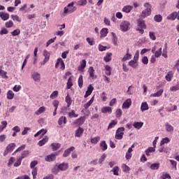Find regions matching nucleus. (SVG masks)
Returning a JSON list of instances; mask_svg holds the SVG:
<instances>
[{"label": "nucleus", "mask_w": 179, "mask_h": 179, "mask_svg": "<svg viewBox=\"0 0 179 179\" xmlns=\"http://www.w3.org/2000/svg\"><path fill=\"white\" fill-rule=\"evenodd\" d=\"M138 28L136 29V31H139L141 34H143L145 33V30L143 29H146V24H145V20L142 18H139L136 20Z\"/></svg>", "instance_id": "f257e3e1"}, {"label": "nucleus", "mask_w": 179, "mask_h": 179, "mask_svg": "<svg viewBox=\"0 0 179 179\" xmlns=\"http://www.w3.org/2000/svg\"><path fill=\"white\" fill-rule=\"evenodd\" d=\"M144 6L146 8V9L142 11V17H147V16H150V14L152 13V6H150L149 3H145Z\"/></svg>", "instance_id": "f03ea898"}, {"label": "nucleus", "mask_w": 179, "mask_h": 179, "mask_svg": "<svg viewBox=\"0 0 179 179\" xmlns=\"http://www.w3.org/2000/svg\"><path fill=\"white\" fill-rule=\"evenodd\" d=\"M124 131H125L124 127H119L115 132V139L117 141H121L124 138Z\"/></svg>", "instance_id": "7ed1b4c3"}, {"label": "nucleus", "mask_w": 179, "mask_h": 179, "mask_svg": "<svg viewBox=\"0 0 179 179\" xmlns=\"http://www.w3.org/2000/svg\"><path fill=\"white\" fill-rule=\"evenodd\" d=\"M15 148H16V143H11L8 144L3 153V156H8V153H10L15 150Z\"/></svg>", "instance_id": "20e7f679"}, {"label": "nucleus", "mask_w": 179, "mask_h": 179, "mask_svg": "<svg viewBox=\"0 0 179 179\" xmlns=\"http://www.w3.org/2000/svg\"><path fill=\"white\" fill-rule=\"evenodd\" d=\"M129 26H131V22L124 20L120 23V30L123 32L128 31L129 30Z\"/></svg>", "instance_id": "39448f33"}, {"label": "nucleus", "mask_w": 179, "mask_h": 179, "mask_svg": "<svg viewBox=\"0 0 179 179\" xmlns=\"http://www.w3.org/2000/svg\"><path fill=\"white\" fill-rule=\"evenodd\" d=\"M131 106H132V101L131 100V99H127L122 104V108H129V107H131Z\"/></svg>", "instance_id": "423d86ee"}, {"label": "nucleus", "mask_w": 179, "mask_h": 179, "mask_svg": "<svg viewBox=\"0 0 179 179\" xmlns=\"http://www.w3.org/2000/svg\"><path fill=\"white\" fill-rule=\"evenodd\" d=\"M57 122H58L59 127H61L62 128V127H64L62 124H64V125H65L66 124V122H68V120H66V117L62 116L59 118Z\"/></svg>", "instance_id": "0eeeda50"}, {"label": "nucleus", "mask_w": 179, "mask_h": 179, "mask_svg": "<svg viewBox=\"0 0 179 179\" xmlns=\"http://www.w3.org/2000/svg\"><path fill=\"white\" fill-rule=\"evenodd\" d=\"M93 90H94V87H93V86H92V85H90L87 87V90L84 96L85 99H86L87 97H89V96H90V94H92V93H93Z\"/></svg>", "instance_id": "6e6552de"}, {"label": "nucleus", "mask_w": 179, "mask_h": 179, "mask_svg": "<svg viewBox=\"0 0 179 179\" xmlns=\"http://www.w3.org/2000/svg\"><path fill=\"white\" fill-rule=\"evenodd\" d=\"M75 150V147L71 146L67 150H64V154H63V157H68L69 155H71V152H73Z\"/></svg>", "instance_id": "1a4fd4ad"}, {"label": "nucleus", "mask_w": 179, "mask_h": 179, "mask_svg": "<svg viewBox=\"0 0 179 179\" xmlns=\"http://www.w3.org/2000/svg\"><path fill=\"white\" fill-rule=\"evenodd\" d=\"M101 113H103V114H107V113L111 114L113 113V108L109 106L103 107L101 108Z\"/></svg>", "instance_id": "9d476101"}, {"label": "nucleus", "mask_w": 179, "mask_h": 179, "mask_svg": "<svg viewBox=\"0 0 179 179\" xmlns=\"http://www.w3.org/2000/svg\"><path fill=\"white\" fill-rule=\"evenodd\" d=\"M65 102L67 104L66 106L67 108H69V107L72 106V98H71V96L69 95V94H67V96L65 98Z\"/></svg>", "instance_id": "9b49d317"}, {"label": "nucleus", "mask_w": 179, "mask_h": 179, "mask_svg": "<svg viewBox=\"0 0 179 179\" xmlns=\"http://www.w3.org/2000/svg\"><path fill=\"white\" fill-rule=\"evenodd\" d=\"M85 129L82 127H78V129L76 131L75 136L77 138H80L82 135H83V132Z\"/></svg>", "instance_id": "f8f14e48"}, {"label": "nucleus", "mask_w": 179, "mask_h": 179, "mask_svg": "<svg viewBox=\"0 0 179 179\" xmlns=\"http://www.w3.org/2000/svg\"><path fill=\"white\" fill-rule=\"evenodd\" d=\"M31 78L35 82H40V80L41 79L40 73L37 72H34V73H32Z\"/></svg>", "instance_id": "ddd939ff"}, {"label": "nucleus", "mask_w": 179, "mask_h": 179, "mask_svg": "<svg viewBox=\"0 0 179 179\" xmlns=\"http://www.w3.org/2000/svg\"><path fill=\"white\" fill-rule=\"evenodd\" d=\"M55 159H57L55 154H50L45 157V162H54Z\"/></svg>", "instance_id": "4468645a"}, {"label": "nucleus", "mask_w": 179, "mask_h": 179, "mask_svg": "<svg viewBox=\"0 0 179 179\" xmlns=\"http://www.w3.org/2000/svg\"><path fill=\"white\" fill-rule=\"evenodd\" d=\"M86 120V118L85 117H80L78 119L76 120L75 124H77L78 125H83L85 124V121Z\"/></svg>", "instance_id": "2eb2a0df"}, {"label": "nucleus", "mask_w": 179, "mask_h": 179, "mask_svg": "<svg viewBox=\"0 0 179 179\" xmlns=\"http://www.w3.org/2000/svg\"><path fill=\"white\" fill-rule=\"evenodd\" d=\"M88 72L90 73V77L92 79H96L97 78V76L94 75V69L93 68V66H90L89 68Z\"/></svg>", "instance_id": "dca6fc26"}, {"label": "nucleus", "mask_w": 179, "mask_h": 179, "mask_svg": "<svg viewBox=\"0 0 179 179\" xmlns=\"http://www.w3.org/2000/svg\"><path fill=\"white\" fill-rule=\"evenodd\" d=\"M0 17L2 20H8V19H9V13L5 12H0Z\"/></svg>", "instance_id": "f3484780"}, {"label": "nucleus", "mask_w": 179, "mask_h": 179, "mask_svg": "<svg viewBox=\"0 0 179 179\" xmlns=\"http://www.w3.org/2000/svg\"><path fill=\"white\" fill-rule=\"evenodd\" d=\"M48 142V136H45L42 140L39 141L38 143V146H44L45 143Z\"/></svg>", "instance_id": "a211bd4d"}, {"label": "nucleus", "mask_w": 179, "mask_h": 179, "mask_svg": "<svg viewBox=\"0 0 179 179\" xmlns=\"http://www.w3.org/2000/svg\"><path fill=\"white\" fill-rule=\"evenodd\" d=\"M43 56L45 57L43 62L44 64H45L46 62H48V61H50V52L47 50H44Z\"/></svg>", "instance_id": "6ab92c4d"}, {"label": "nucleus", "mask_w": 179, "mask_h": 179, "mask_svg": "<svg viewBox=\"0 0 179 179\" xmlns=\"http://www.w3.org/2000/svg\"><path fill=\"white\" fill-rule=\"evenodd\" d=\"M113 57V53L111 52H108L106 53V56L103 57V61L105 62H110L111 61Z\"/></svg>", "instance_id": "aec40b11"}, {"label": "nucleus", "mask_w": 179, "mask_h": 179, "mask_svg": "<svg viewBox=\"0 0 179 179\" xmlns=\"http://www.w3.org/2000/svg\"><path fill=\"white\" fill-rule=\"evenodd\" d=\"M78 117H79V115L75 113L74 110H71V112L68 113L69 118H78Z\"/></svg>", "instance_id": "412c9836"}, {"label": "nucleus", "mask_w": 179, "mask_h": 179, "mask_svg": "<svg viewBox=\"0 0 179 179\" xmlns=\"http://www.w3.org/2000/svg\"><path fill=\"white\" fill-rule=\"evenodd\" d=\"M93 101H94V96L91 98V99L88 102H87L86 103L84 104L85 110H87V108H89V107H90V106H92V104H93Z\"/></svg>", "instance_id": "4be33fe9"}, {"label": "nucleus", "mask_w": 179, "mask_h": 179, "mask_svg": "<svg viewBox=\"0 0 179 179\" xmlns=\"http://www.w3.org/2000/svg\"><path fill=\"white\" fill-rule=\"evenodd\" d=\"M57 169L59 170H61V171H65V170H66L68 169V164H60L58 166Z\"/></svg>", "instance_id": "5701e85b"}, {"label": "nucleus", "mask_w": 179, "mask_h": 179, "mask_svg": "<svg viewBox=\"0 0 179 179\" xmlns=\"http://www.w3.org/2000/svg\"><path fill=\"white\" fill-rule=\"evenodd\" d=\"M154 152H156V149L153 147H150L145 150V153L146 156H150V153H153Z\"/></svg>", "instance_id": "b1692460"}, {"label": "nucleus", "mask_w": 179, "mask_h": 179, "mask_svg": "<svg viewBox=\"0 0 179 179\" xmlns=\"http://www.w3.org/2000/svg\"><path fill=\"white\" fill-rule=\"evenodd\" d=\"M100 34H101V38L103 37H106L107 34H108V29L107 28H103L101 31H100Z\"/></svg>", "instance_id": "393cba45"}, {"label": "nucleus", "mask_w": 179, "mask_h": 179, "mask_svg": "<svg viewBox=\"0 0 179 179\" xmlns=\"http://www.w3.org/2000/svg\"><path fill=\"white\" fill-rule=\"evenodd\" d=\"M168 20H176L177 19V12H173L167 16Z\"/></svg>", "instance_id": "a878e982"}, {"label": "nucleus", "mask_w": 179, "mask_h": 179, "mask_svg": "<svg viewBox=\"0 0 179 179\" xmlns=\"http://www.w3.org/2000/svg\"><path fill=\"white\" fill-rule=\"evenodd\" d=\"M132 6H124L122 8V12H124L125 13H129L131 10H132Z\"/></svg>", "instance_id": "bb28decb"}, {"label": "nucleus", "mask_w": 179, "mask_h": 179, "mask_svg": "<svg viewBox=\"0 0 179 179\" xmlns=\"http://www.w3.org/2000/svg\"><path fill=\"white\" fill-rule=\"evenodd\" d=\"M133 127H134L136 129H141L142 127H143V122H135L133 124Z\"/></svg>", "instance_id": "cd10ccee"}, {"label": "nucleus", "mask_w": 179, "mask_h": 179, "mask_svg": "<svg viewBox=\"0 0 179 179\" xmlns=\"http://www.w3.org/2000/svg\"><path fill=\"white\" fill-rule=\"evenodd\" d=\"M41 134H42V136H44V135L47 134V130L44 129L39 130L36 134H34V137L37 138V136H38L39 135H41Z\"/></svg>", "instance_id": "c85d7f7f"}, {"label": "nucleus", "mask_w": 179, "mask_h": 179, "mask_svg": "<svg viewBox=\"0 0 179 179\" xmlns=\"http://www.w3.org/2000/svg\"><path fill=\"white\" fill-rule=\"evenodd\" d=\"M141 111H146L149 110V105H148V102H143L141 103Z\"/></svg>", "instance_id": "c756f323"}, {"label": "nucleus", "mask_w": 179, "mask_h": 179, "mask_svg": "<svg viewBox=\"0 0 179 179\" xmlns=\"http://www.w3.org/2000/svg\"><path fill=\"white\" fill-rule=\"evenodd\" d=\"M163 89L159 90V91H157L156 93L152 94L150 95L151 97H160V96H162L163 94Z\"/></svg>", "instance_id": "7c9ffc66"}, {"label": "nucleus", "mask_w": 179, "mask_h": 179, "mask_svg": "<svg viewBox=\"0 0 179 179\" xmlns=\"http://www.w3.org/2000/svg\"><path fill=\"white\" fill-rule=\"evenodd\" d=\"M75 10H76V7H73L71 9H69L66 7H64V13H65V14H66V13H73V12H75Z\"/></svg>", "instance_id": "2f4dec72"}, {"label": "nucleus", "mask_w": 179, "mask_h": 179, "mask_svg": "<svg viewBox=\"0 0 179 179\" xmlns=\"http://www.w3.org/2000/svg\"><path fill=\"white\" fill-rule=\"evenodd\" d=\"M165 127L167 132H173V131H174V127L169 124V122L165 124Z\"/></svg>", "instance_id": "473e14b6"}, {"label": "nucleus", "mask_w": 179, "mask_h": 179, "mask_svg": "<svg viewBox=\"0 0 179 179\" xmlns=\"http://www.w3.org/2000/svg\"><path fill=\"white\" fill-rule=\"evenodd\" d=\"M43 113H45V107L41 106L40 107L36 112L35 114L36 115H40V114H43Z\"/></svg>", "instance_id": "72a5a7b5"}, {"label": "nucleus", "mask_w": 179, "mask_h": 179, "mask_svg": "<svg viewBox=\"0 0 179 179\" xmlns=\"http://www.w3.org/2000/svg\"><path fill=\"white\" fill-rule=\"evenodd\" d=\"M165 79L167 82H171V79H173V71H169L165 76Z\"/></svg>", "instance_id": "f704fd0d"}, {"label": "nucleus", "mask_w": 179, "mask_h": 179, "mask_svg": "<svg viewBox=\"0 0 179 179\" xmlns=\"http://www.w3.org/2000/svg\"><path fill=\"white\" fill-rule=\"evenodd\" d=\"M15 97V93H13V91L9 90L7 92V99L8 100H12Z\"/></svg>", "instance_id": "c9c22d12"}, {"label": "nucleus", "mask_w": 179, "mask_h": 179, "mask_svg": "<svg viewBox=\"0 0 179 179\" xmlns=\"http://www.w3.org/2000/svg\"><path fill=\"white\" fill-rule=\"evenodd\" d=\"M52 146V149L54 152H55V150H58V149H59V148H61V144L59 143H52L51 144Z\"/></svg>", "instance_id": "e433bc0d"}, {"label": "nucleus", "mask_w": 179, "mask_h": 179, "mask_svg": "<svg viewBox=\"0 0 179 179\" xmlns=\"http://www.w3.org/2000/svg\"><path fill=\"white\" fill-rule=\"evenodd\" d=\"M112 35H113V43L114 45H118V38L117 37V36L114 32H112Z\"/></svg>", "instance_id": "4c0bfd02"}, {"label": "nucleus", "mask_w": 179, "mask_h": 179, "mask_svg": "<svg viewBox=\"0 0 179 179\" xmlns=\"http://www.w3.org/2000/svg\"><path fill=\"white\" fill-rule=\"evenodd\" d=\"M100 148H101V150H103V152H104V150H107V143H106V141H101L100 143Z\"/></svg>", "instance_id": "58836bf2"}, {"label": "nucleus", "mask_w": 179, "mask_h": 179, "mask_svg": "<svg viewBox=\"0 0 179 179\" xmlns=\"http://www.w3.org/2000/svg\"><path fill=\"white\" fill-rule=\"evenodd\" d=\"M160 167L159 163H155L151 164L150 169L151 170H159V168Z\"/></svg>", "instance_id": "ea45409f"}, {"label": "nucleus", "mask_w": 179, "mask_h": 179, "mask_svg": "<svg viewBox=\"0 0 179 179\" xmlns=\"http://www.w3.org/2000/svg\"><path fill=\"white\" fill-rule=\"evenodd\" d=\"M78 86L80 89L83 87V76L80 75L78 78Z\"/></svg>", "instance_id": "a19ab883"}, {"label": "nucleus", "mask_w": 179, "mask_h": 179, "mask_svg": "<svg viewBox=\"0 0 179 179\" xmlns=\"http://www.w3.org/2000/svg\"><path fill=\"white\" fill-rule=\"evenodd\" d=\"M154 20L157 23H160V22L163 20V17H162L160 15H156L154 17Z\"/></svg>", "instance_id": "79ce46f5"}, {"label": "nucleus", "mask_w": 179, "mask_h": 179, "mask_svg": "<svg viewBox=\"0 0 179 179\" xmlns=\"http://www.w3.org/2000/svg\"><path fill=\"white\" fill-rule=\"evenodd\" d=\"M117 124H118V122L115 120H112L108 127V129H111L112 128H114L115 125H117Z\"/></svg>", "instance_id": "37998d69"}, {"label": "nucleus", "mask_w": 179, "mask_h": 179, "mask_svg": "<svg viewBox=\"0 0 179 179\" xmlns=\"http://www.w3.org/2000/svg\"><path fill=\"white\" fill-rule=\"evenodd\" d=\"M71 86H73V83H72V77H70L68 79V81L66 83V89H71Z\"/></svg>", "instance_id": "c03bdc74"}, {"label": "nucleus", "mask_w": 179, "mask_h": 179, "mask_svg": "<svg viewBox=\"0 0 179 179\" xmlns=\"http://www.w3.org/2000/svg\"><path fill=\"white\" fill-rule=\"evenodd\" d=\"M100 97H101L102 101H107V100L108 99V97H107V94H106L105 92L100 94Z\"/></svg>", "instance_id": "a18cd8bd"}, {"label": "nucleus", "mask_w": 179, "mask_h": 179, "mask_svg": "<svg viewBox=\"0 0 179 179\" xmlns=\"http://www.w3.org/2000/svg\"><path fill=\"white\" fill-rule=\"evenodd\" d=\"M99 141H100V136H96L94 138H91V143L96 145V143H99Z\"/></svg>", "instance_id": "49530a36"}, {"label": "nucleus", "mask_w": 179, "mask_h": 179, "mask_svg": "<svg viewBox=\"0 0 179 179\" xmlns=\"http://www.w3.org/2000/svg\"><path fill=\"white\" fill-rule=\"evenodd\" d=\"M170 142V138L168 137H166L164 138H162V140L160 142V146H163L165 143H169Z\"/></svg>", "instance_id": "de8ad7c7"}, {"label": "nucleus", "mask_w": 179, "mask_h": 179, "mask_svg": "<svg viewBox=\"0 0 179 179\" xmlns=\"http://www.w3.org/2000/svg\"><path fill=\"white\" fill-rule=\"evenodd\" d=\"M13 21L9 20L5 23V26L7 29H10V27H13Z\"/></svg>", "instance_id": "09e8293b"}, {"label": "nucleus", "mask_w": 179, "mask_h": 179, "mask_svg": "<svg viewBox=\"0 0 179 179\" xmlns=\"http://www.w3.org/2000/svg\"><path fill=\"white\" fill-rule=\"evenodd\" d=\"M6 73H8L6 71L0 69V76H1V78H4V79H8V76H6Z\"/></svg>", "instance_id": "8fccbe9b"}, {"label": "nucleus", "mask_w": 179, "mask_h": 179, "mask_svg": "<svg viewBox=\"0 0 179 179\" xmlns=\"http://www.w3.org/2000/svg\"><path fill=\"white\" fill-rule=\"evenodd\" d=\"M26 148V145H22L20 148H18L13 153V156L15 155L17 152H22V150H24V148Z\"/></svg>", "instance_id": "3c124183"}, {"label": "nucleus", "mask_w": 179, "mask_h": 179, "mask_svg": "<svg viewBox=\"0 0 179 179\" xmlns=\"http://www.w3.org/2000/svg\"><path fill=\"white\" fill-rule=\"evenodd\" d=\"M111 171H113L114 176H119L118 171H120V168L118 166H115Z\"/></svg>", "instance_id": "603ef678"}, {"label": "nucleus", "mask_w": 179, "mask_h": 179, "mask_svg": "<svg viewBox=\"0 0 179 179\" xmlns=\"http://www.w3.org/2000/svg\"><path fill=\"white\" fill-rule=\"evenodd\" d=\"M11 19H13V20H16V22H18L19 23L22 22V19H20L18 15H11Z\"/></svg>", "instance_id": "864d4df0"}, {"label": "nucleus", "mask_w": 179, "mask_h": 179, "mask_svg": "<svg viewBox=\"0 0 179 179\" xmlns=\"http://www.w3.org/2000/svg\"><path fill=\"white\" fill-rule=\"evenodd\" d=\"M87 3V0H80L77 2V5H79V6H85Z\"/></svg>", "instance_id": "5fc2aeb1"}, {"label": "nucleus", "mask_w": 179, "mask_h": 179, "mask_svg": "<svg viewBox=\"0 0 179 179\" xmlns=\"http://www.w3.org/2000/svg\"><path fill=\"white\" fill-rule=\"evenodd\" d=\"M162 55V48H159L158 50L155 51V57L159 58Z\"/></svg>", "instance_id": "6e6d98bb"}, {"label": "nucleus", "mask_w": 179, "mask_h": 179, "mask_svg": "<svg viewBox=\"0 0 179 179\" xmlns=\"http://www.w3.org/2000/svg\"><path fill=\"white\" fill-rule=\"evenodd\" d=\"M122 115V110L121 109H117L115 112V116L117 118H120Z\"/></svg>", "instance_id": "4d7b16f0"}, {"label": "nucleus", "mask_w": 179, "mask_h": 179, "mask_svg": "<svg viewBox=\"0 0 179 179\" xmlns=\"http://www.w3.org/2000/svg\"><path fill=\"white\" fill-rule=\"evenodd\" d=\"M170 90L171 92H177V90H179V83L175 86L171 87Z\"/></svg>", "instance_id": "13d9d810"}, {"label": "nucleus", "mask_w": 179, "mask_h": 179, "mask_svg": "<svg viewBox=\"0 0 179 179\" xmlns=\"http://www.w3.org/2000/svg\"><path fill=\"white\" fill-rule=\"evenodd\" d=\"M58 91H54L50 96V99H54L56 97H58Z\"/></svg>", "instance_id": "bf43d9fd"}, {"label": "nucleus", "mask_w": 179, "mask_h": 179, "mask_svg": "<svg viewBox=\"0 0 179 179\" xmlns=\"http://www.w3.org/2000/svg\"><path fill=\"white\" fill-rule=\"evenodd\" d=\"M105 69L106 71H108V73H106V75H107V76H110V75H111V67L108 65L105 66Z\"/></svg>", "instance_id": "052dcab7"}, {"label": "nucleus", "mask_w": 179, "mask_h": 179, "mask_svg": "<svg viewBox=\"0 0 179 179\" xmlns=\"http://www.w3.org/2000/svg\"><path fill=\"white\" fill-rule=\"evenodd\" d=\"M131 58H132V55H131L128 53H126V55L122 58V61L125 62V61H127V59H131Z\"/></svg>", "instance_id": "680f3d73"}, {"label": "nucleus", "mask_w": 179, "mask_h": 179, "mask_svg": "<svg viewBox=\"0 0 179 179\" xmlns=\"http://www.w3.org/2000/svg\"><path fill=\"white\" fill-rule=\"evenodd\" d=\"M11 34L13 36H19V34H20V29H15L13 31L11 32Z\"/></svg>", "instance_id": "e2e57ef3"}, {"label": "nucleus", "mask_w": 179, "mask_h": 179, "mask_svg": "<svg viewBox=\"0 0 179 179\" xmlns=\"http://www.w3.org/2000/svg\"><path fill=\"white\" fill-rule=\"evenodd\" d=\"M31 174L33 176V178L36 179L37 177V168L32 169Z\"/></svg>", "instance_id": "0e129e2a"}, {"label": "nucleus", "mask_w": 179, "mask_h": 179, "mask_svg": "<svg viewBox=\"0 0 179 179\" xmlns=\"http://www.w3.org/2000/svg\"><path fill=\"white\" fill-rule=\"evenodd\" d=\"M122 169L123 170V171L127 172V171H129V170H131V169L129 168V166H128L127 164H123L122 165Z\"/></svg>", "instance_id": "69168bd1"}, {"label": "nucleus", "mask_w": 179, "mask_h": 179, "mask_svg": "<svg viewBox=\"0 0 179 179\" xmlns=\"http://www.w3.org/2000/svg\"><path fill=\"white\" fill-rule=\"evenodd\" d=\"M57 40V37L55 36V38H50L49 41H47L46 43V47H48L50 44H52Z\"/></svg>", "instance_id": "338daca9"}, {"label": "nucleus", "mask_w": 179, "mask_h": 179, "mask_svg": "<svg viewBox=\"0 0 179 179\" xmlns=\"http://www.w3.org/2000/svg\"><path fill=\"white\" fill-rule=\"evenodd\" d=\"M9 33V31L6 29V28H2L0 31V35L3 36V34H8Z\"/></svg>", "instance_id": "774afa93"}]
</instances>
